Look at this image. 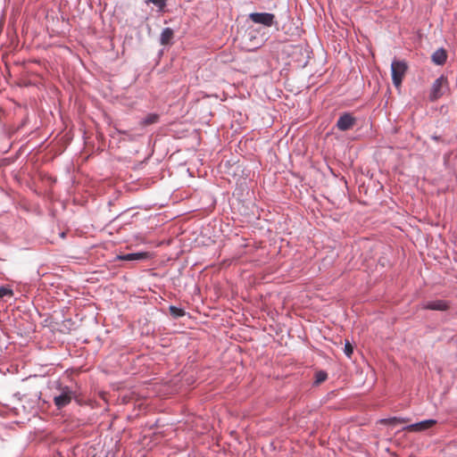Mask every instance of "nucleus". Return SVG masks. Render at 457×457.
<instances>
[{
    "mask_svg": "<svg viewBox=\"0 0 457 457\" xmlns=\"http://www.w3.org/2000/svg\"><path fill=\"white\" fill-rule=\"evenodd\" d=\"M148 257V253L146 252H137V253H129L117 255V259L120 261L126 262H138L145 260Z\"/></svg>",
    "mask_w": 457,
    "mask_h": 457,
    "instance_id": "7",
    "label": "nucleus"
},
{
    "mask_svg": "<svg viewBox=\"0 0 457 457\" xmlns=\"http://www.w3.org/2000/svg\"><path fill=\"white\" fill-rule=\"evenodd\" d=\"M447 87V79L445 76H440L432 84L429 99L434 102L440 98L445 94V87Z\"/></svg>",
    "mask_w": 457,
    "mask_h": 457,
    "instance_id": "2",
    "label": "nucleus"
},
{
    "mask_svg": "<svg viewBox=\"0 0 457 457\" xmlns=\"http://www.w3.org/2000/svg\"><path fill=\"white\" fill-rule=\"evenodd\" d=\"M407 70V65L403 62L395 61L391 64V75L393 84L399 87L402 83L403 74Z\"/></svg>",
    "mask_w": 457,
    "mask_h": 457,
    "instance_id": "3",
    "label": "nucleus"
},
{
    "mask_svg": "<svg viewBox=\"0 0 457 457\" xmlns=\"http://www.w3.org/2000/svg\"><path fill=\"white\" fill-rule=\"evenodd\" d=\"M55 393L54 403L58 410L66 407L71 400L76 397V391L68 386H63L61 382H55Z\"/></svg>",
    "mask_w": 457,
    "mask_h": 457,
    "instance_id": "1",
    "label": "nucleus"
},
{
    "mask_svg": "<svg viewBox=\"0 0 457 457\" xmlns=\"http://www.w3.org/2000/svg\"><path fill=\"white\" fill-rule=\"evenodd\" d=\"M173 29L167 27V28H164L161 33V37H160V43L161 45L162 46H166V45H169L170 44L171 42V39L173 37Z\"/></svg>",
    "mask_w": 457,
    "mask_h": 457,
    "instance_id": "10",
    "label": "nucleus"
},
{
    "mask_svg": "<svg viewBox=\"0 0 457 457\" xmlns=\"http://www.w3.org/2000/svg\"><path fill=\"white\" fill-rule=\"evenodd\" d=\"M379 423L384 424V425L395 426L399 423V417H391V418L381 419L379 420Z\"/></svg>",
    "mask_w": 457,
    "mask_h": 457,
    "instance_id": "15",
    "label": "nucleus"
},
{
    "mask_svg": "<svg viewBox=\"0 0 457 457\" xmlns=\"http://www.w3.org/2000/svg\"><path fill=\"white\" fill-rule=\"evenodd\" d=\"M409 421L408 418L399 417V423H406Z\"/></svg>",
    "mask_w": 457,
    "mask_h": 457,
    "instance_id": "18",
    "label": "nucleus"
},
{
    "mask_svg": "<svg viewBox=\"0 0 457 457\" xmlns=\"http://www.w3.org/2000/svg\"><path fill=\"white\" fill-rule=\"evenodd\" d=\"M432 62L436 65H443L447 60L446 51L441 47L436 50L431 55Z\"/></svg>",
    "mask_w": 457,
    "mask_h": 457,
    "instance_id": "9",
    "label": "nucleus"
},
{
    "mask_svg": "<svg viewBox=\"0 0 457 457\" xmlns=\"http://www.w3.org/2000/svg\"><path fill=\"white\" fill-rule=\"evenodd\" d=\"M145 3L153 4L157 7L159 12H163L167 4V0H145Z\"/></svg>",
    "mask_w": 457,
    "mask_h": 457,
    "instance_id": "12",
    "label": "nucleus"
},
{
    "mask_svg": "<svg viewBox=\"0 0 457 457\" xmlns=\"http://www.w3.org/2000/svg\"><path fill=\"white\" fill-rule=\"evenodd\" d=\"M435 424H436V420L433 419H428L425 420H421L420 422H416L413 424H410L403 428V430L407 431H424L428 429L429 428L433 427Z\"/></svg>",
    "mask_w": 457,
    "mask_h": 457,
    "instance_id": "6",
    "label": "nucleus"
},
{
    "mask_svg": "<svg viewBox=\"0 0 457 457\" xmlns=\"http://www.w3.org/2000/svg\"><path fill=\"white\" fill-rule=\"evenodd\" d=\"M170 315L173 317V318H180V317H183L185 315V311L181 308H179L177 306H174V305H170Z\"/></svg>",
    "mask_w": 457,
    "mask_h": 457,
    "instance_id": "13",
    "label": "nucleus"
},
{
    "mask_svg": "<svg viewBox=\"0 0 457 457\" xmlns=\"http://www.w3.org/2000/svg\"><path fill=\"white\" fill-rule=\"evenodd\" d=\"M160 115L157 113H148L145 117L142 118L140 120V125L143 127H147L152 124H155L159 121Z\"/></svg>",
    "mask_w": 457,
    "mask_h": 457,
    "instance_id": "11",
    "label": "nucleus"
},
{
    "mask_svg": "<svg viewBox=\"0 0 457 457\" xmlns=\"http://www.w3.org/2000/svg\"><path fill=\"white\" fill-rule=\"evenodd\" d=\"M12 295V290L4 287H0V299L4 298V296Z\"/></svg>",
    "mask_w": 457,
    "mask_h": 457,
    "instance_id": "17",
    "label": "nucleus"
},
{
    "mask_svg": "<svg viewBox=\"0 0 457 457\" xmlns=\"http://www.w3.org/2000/svg\"><path fill=\"white\" fill-rule=\"evenodd\" d=\"M356 122L357 119L351 112H345L339 115L335 127L340 131H347L351 129Z\"/></svg>",
    "mask_w": 457,
    "mask_h": 457,
    "instance_id": "4",
    "label": "nucleus"
},
{
    "mask_svg": "<svg viewBox=\"0 0 457 457\" xmlns=\"http://www.w3.org/2000/svg\"><path fill=\"white\" fill-rule=\"evenodd\" d=\"M328 378V374L324 370H320L316 372L315 374V381L314 385H320V383L324 382Z\"/></svg>",
    "mask_w": 457,
    "mask_h": 457,
    "instance_id": "14",
    "label": "nucleus"
},
{
    "mask_svg": "<svg viewBox=\"0 0 457 457\" xmlns=\"http://www.w3.org/2000/svg\"><path fill=\"white\" fill-rule=\"evenodd\" d=\"M344 353L347 357H351L353 353V347L348 340H345Z\"/></svg>",
    "mask_w": 457,
    "mask_h": 457,
    "instance_id": "16",
    "label": "nucleus"
},
{
    "mask_svg": "<svg viewBox=\"0 0 457 457\" xmlns=\"http://www.w3.org/2000/svg\"><path fill=\"white\" fill-rule=\"evenodd\" d=\"M249 19L253 22L265 27H271L276 23L275 15L270 12H252L249 14Z\"/></svg>",
    "mask_w": 457,
    "mask_h": 457,
    "instance_id": "5",
    "label": "nucleus"
},
{
    "mask_svg": "<svg viewBox=\"0 0 457 457\" xmlns=\"http://www.w3.org/2000/svg\"><path fill=\"white\" fill-rule=\"evenodd\" d=\"M423 308L426 310L446 311L449 308V304L444 300H435L426 303Z\"/></svg>",
    "mask_w": 457,
    "mask_h": 457,
    "instance_id": "8",
    "label": "nucleus"
}]
</instances>
